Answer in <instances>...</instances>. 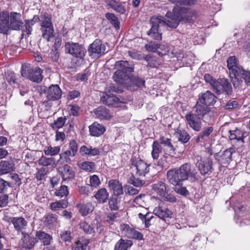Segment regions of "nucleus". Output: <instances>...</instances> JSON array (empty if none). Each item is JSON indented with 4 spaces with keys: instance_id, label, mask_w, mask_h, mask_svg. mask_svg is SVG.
I'll return each instance as SVG.
<instances>
[{
    "instance_id": "f257e3e1",
    "label": "nucleus",
    "mask_w": 250,
    "mask_h": 250,
    "mask_svg": "<svg viewBox=\"0 0 250 250\" xmlns=\"http://www.w3.org/2000/svg\"><path fill=\"white\" fill-rule=\"evenodd\" d=\"M192 174L191 166L190 164L187 163L179 167L168 170L167 172V179L169 183L175 187L174 190L176 193L186 196L189 194V192L185 187L180 186L182 185L183 182L187 180Z\"/></svg>"
},
{
    "instance_id": "f03ea898",
    "label": "nucleus",
    "mask_w": 250,
    "mask_h": 250,
    "mask_svg": "<svg viewBox=\"0 0 250 250\" xmlns=\"http://www.w3.org/2000/svg\"><path fill=\"white\" fill-rule=\"evenodd\" d=\"M187 10L184 7L175 6L173 9V12H168L166 15V19L163 17L164 25L168 27L175 28L178 25L180 21H186L190 22L193 17H196L197 14L196 10H192L187 15Z\"/></svg>"
},
{
    "instance_id": "7ed1b4c3",
    "label": "nucleus",
    "mask_w": 250,
    "mask_h": 250,
    "mask_svg": "<svg viewBox=\"0 0 250 250\" xmlns=\"http://www.w3.org/2000/svg\"><path fill=\"white\" fill-rule=\"evenodd\" d=\"M115 66L117 70L114 73L113 76L114 81L123 84L124 80L128 77L127 73L133 71V67L128 62L124 61L116 62Z\"/></svg>"
},
{
    "instance_id": "20e7f679",
    "label": "nucleus",
    "mask_w": 250,
    "mask_h": 250,
    "mask_svg": "<svg viewBox=\"0 0 250 250\" xmlns=\"http://www.w3.org/2000/svg\"><path fill=\"white\" fill-rule=\"evenodd\" d=\"M51 16L48 14H44L41 17V31L42 37L48 42L54 37V28L51 21Z\"/></svg>"
},
{
    "instance_id": "39448f33",
    "label": "nucleus",
    "mask_w": 250,
    "mask_h": 250,
    "mask_svg": "<svg viewBox=\"0 0 250 250\" xmlns=\"http://www.w3.org/2000/svg\"><path fill=\"white\" fill-rule=\"evenodd\" d=\"M151 28L148 31L147 35L154 40H161L162 39V33L159 30V27L164 25L163 21V17L153 16L150 19Z\"/></svg>"
},
{
    "instance_id": "423d86ee",
    "label": "nucleus",
    "mask_w": 250,
    "mask_h": 250,
    "mask_svg": "<svg viewBox=\"0 0 250 250\" xmlns=\"http://www.w3.org/2000/svg\"><path fill=\"white\" fill-rule=\"evenodd\" d=\"M149 165L140 159H132L131 169L137 176H145L149 171Z\"/></svg>"
},
{
    "instance_id": "0eeeda50",
    "label": "nucleus",
    "mask_w": 250,
    "mask_h": 250,
    "mask_svg": "<svg viewBox=\"0 0 250 250\" xmlns=\"http://www.w3.org/2000/svg\"><path fill=\"white\" fill-rule=\"evenodd\" d=\"M65 51L75 57L82 59L85 55V49L78 43L67 42L65 44Z\"/></svg>"
},
{
    "instance_id": "6e6552de",
    "label": "nucleus",
    "mask_w": 250,
    "mask_h": 250,
    "mask_svg": "<svg viewBox=\"0 0 250 250\" xmlns=\"http://www.w3.org/2000/svg\"><path fill=\"white\" fill-rule=\"evenodd\" d=\"M212 88L218 94L225 92L227 95H231L232 91L231 83L225 78L217 80Z\"/></svg>"
},
{
    "instance_id": "1a4fd4ad",
    "label": "nucleus",
    "mask_w": 250,
    "mask_h": 250,
    "mask_svg": "<svg viewBox=\"0 0 250 250\" xmlns=\"http://www.w3.org/2000/svg\"><path fill=\"white\" fill-rule=\"evenodd\" d=\"M185 119L189 126L194 130L199 131L202 128V120L205 122L209 119H201L193 114V112H189L185 116Z\"/></svg>"
},
{
    "instance_id": "9d476101",
    "label": "nucleus",
    "mask_w": 250,
    "mask_h": 250,
    "mask_svg": "<svg viewBox=\"0 0 250 250\" xmlns=\"http://www.w3.org/2000/svg\"><path fill=\"white\" fill-rule=\"evenodd\" d=\"M105 50V47L100 40H96L89 46L88 52L92 58H97L99 57Z\"/></svg>"
},
{
    "instance_id": "9b49d317",
    "label": "nucleus",
    "mask_w": 250,
    "mask_h": 250,
    "mask_svg": "<svg viewBox=\"0 0 250 250\" xmlns=\"http://www.w3.org/2000/svg\"><path fill=\"white\" fill-rule=\"evenodd\" d=\"M202 104H203L199 101L197 102L191 112H193V114L200 117L201 119L206 115H208L209 116H213V112L212 111L211 108Z\"/></svg>"
},
{
    "instance_id": "f8f14e48",
    "label": "nucleus",
    "mask_w": 250,
    "mask_h": 250,
    "mask_svg": "<svg viewBox=\"0 0 250 250\" xmlns=\"http://www.w3.org/2000/svg\"><path fill=\"white\" fill-rule=\"evenodd\" d=\"M100 98L101 101L104 104L112 107H118L119 106V99L113 94L101 92Z\"/></svg>"
},
{
    "instance_id": "ddd939ff",
    "label": "nucleus",
    "mask_w": 250,
    "mask_h": 250,
    "mask_svg": "<svg viewBox=\"0 0 250 250\" xmlns=\"http://www.w3.org/2000/svg\"><path fill=\"white\" fill-rule=\"evenodd\" d=\"M197 164L198 169L202 175L208 174L211 172L212 162L210 158H201Z\"/></svg>"
},
{
    "instance_id": "4468645a",
    "label": "nucleus",
    "mask_w": 250,
    "mask_h": 250,
    "mask_svg": "<svg viewBox=\"0 0 250 250\" xmlns=\"http://www.w3.org/2000/svg\"><path fill=\"white\" fill-rule=\"evenodd\" d=\"M62 91L58 85H52L46 91L47 98L49 100L55 101L61 98Z\"/></svg>"
},
{
    "instance_id": "2eb2a0df",
    "label": "nucleus",
    "mask_w": 250,
    "mask_h": 250,
    "mask_svg": "<svg viewBox=\"0 0 250 250\" xmlns=\"http://www.w3.org/2000/svg\"><path fill=\"white\" fill-rule=\"evenodd\" d=\"M216 97L209 91H207L199 97V102L207 106L213 105L216 102Z\"/></svg>"
},
{
    "instance_id": "dca6fc26",
    "label": "nucleus",
    "mask_w": 250,
    "mask_h": 250,
    "mask_svg": "<svg viewBox=\"0 0 250 250\" xmlns=\"http://www.w3.org/2000/svg\"><path fill=\"white\" fill-rule=\"evenodd\" d=\"M9 15L8 12H2L0 14V32L6 34L11 28L9 22Z\"/></svg>"
},
{
    "instance_id": "f3484780",
    "label": "nucleus",
    "mask_w": 250,
    "mask_h": 250,
    "mask_svg": "<svg viewBox=\"0 0 250 250\" xmlns=\"http://www.w3.org/2000/svg\"><path fill=\"white\" fill-rule=\"evenodd\" d=\"M57 169L64 181L72 179L75 176V172L72 168L68 165L60 167Z\"/></svg>"
},
{
    "instance_id": "a211bd4d",
    "label": "nucleus",
    "mask_w": 250,
    "mask_h": 250,
    "mask_svg": "<svg viewBox=\"0 0 250 250\" xmlns=\"http://www.w3.org/2000/svg\"><path fill=\"white\" fill-rule=\"evenodd\" d=\"M9 17L11 28L14 30H19L23 23L21 14L16 12H11Z\"/></svg>"
},
{
    "instance_id": "6ab92c4d",
    "label": "nucleus",
    "mask_w": 250,
    "mask_h": 250,
    "mask_svg": "<svg viewBox=\"0 0 250 250\" xmlns=\"http://www.w3.org/2000/svg\"><path fill=\"white\" fill-rule=\"evenodd\" d=\"M15 169V163L13 161L5 160L0 162V176L14 171Z\"/></svg>"
},
{
    "instance_id": "aec40b11",
    "label": "nucleus",
    "mask_w": 250,
    "mask_h": 250,
    "mask_svg": "<svg viewBox=\"0 0 250 250\" xmlns=\"http://www.w3.org/2000/svg\"><path fill=\"white\" fill-rule=\"evenodd\" d=\"M232 152L229 149H227L223 152H220L215 155V158L222 164H226L231 160Z\"/></svg>"
},
{
    "instance_id": "412c9836",
    "label": "nucleus",
    "mask_w": 250,
    "mask_h": 250,
    "mask_svg": "<svg viewBox=\"0 0 250 250\" xmlns=\"http://www.w3.org/2000/svg\"><path fill=\"white\" fill-rule=\"evenodd\" d=\"M34 244L33 239L27 233L22 232V237L19 243L21 247L30 250L32 248Z\"/></svg>"
},
{
    "instance_id": "4be33fe9",
    "label": "nucleus",
    "mask_w": 250,
    "mask_h": 250,
    "mask_svg": "<svg viewBox=\"0 0 250 250\" xmlns=\"http://www.w3.org/2000/svg\"><path fill=\"white\" fill-rule=\"evenodd\" d=\"M80 153L82 156H93L100 154V151L99 149L91 146H82L80 148Z\"/></svg>"
},
{
    "instance_id": "5701e85b",
    "label": "nucleus",
    "mask_w": 250,
    "mask_h": 250,
    "mask_svg": "<svg viewBox=\"0 0 250 250\" xmlns=\"http://www.w3.org/2000/svg\"><path fill=\"white\" fill-rule=\"evenodd\" d=\"M108 185L115 195L118 196L123 193V186L118 180H110L108 183Z\"/></svg>"
},
{
    "instance_id": "b1692460",
    "label": "nucleus",
    "mask_w": 250,
    "mask_h": 250,
    "mask_svg": "<svg viewBox=\"0 0 250 250\" xmlns=\"http://www.w3.org/2000/svg\"><path fill=\"white\" fill-rule=\"evenodd\" d=\"M89 128L90 135L96 137L102 135L105 131V128L103 125L96 122L90 125Z\"/></svg>"
},
{
    "instance_id": "393cba45",
    "label": "nucleus",
    "mask_w": 250,
    "mask_h": 250,
    "mask_svg": "<svg viewBox=\"0 0 250 250\" xmlns=\"http://www.w3.org/2000/svg\"><path fill=\"white\" fill-rule=\"evenodd\" d=\"M94 112L97 118L101 120H109L111 115L109 110L104 106H100L96 108Z\"/></svg>"
},
{
    "instance_id": "a878e982",
    "label": "nucleus",
    "mask_w": 250,
    "mask_h": 250,
    "mask_svg": "<svg viewBox=\"0 0 250 250\" xmlns=\"http://www.w3.org/2000/svg\"><path fill=\"white\" fill-rule=\"evenodd\" d=\"M154 214L161 219L171 217L172 213L170 210L166 208L163 207L159 204V207H156L153 210Z\"/></svg>"
},
{
    "instance_id": "bb28decb",
    "label": "nucleus",
    "mask_w": 250,
    "mask_h": 250,
    "mask_svg": "<svg viewBox=\"0 0 250 250\" xmlns=\"http://www.w3.org/2000/svg\"><path fill=\"white\" fill-rule=\"evenodd\" d=\"M153 190L159 196H165L167 193V185L163 181H159L152 186Z\"/></svg>"
},
{
    "instance_id": "cd10ccee",
    "label": "nucleus",
    "mask_w": 250,
    "mask_h": 250,
    "mask_svg": "<svg viewBox=\"0 0 250 250\" xmlns=\"http://www.w3.org/2000/svg\"><path fill=\"white\" fill-rule=\"evenodd\" d=\"M11 221L14 225V228L17 231H21L25 229L27 225V221L21 217H14L11 219Z\"/></svg>"
},
{
    "instance_id": "c85d7f7f",
    "label": "nucleus",
    "mask_w": 250,
    "mask_h": 250,
    "mask_svg": "<svg viewBox=\"0 0 250 250\" xmlns=\"http://www.w3.org/2000/svg\"><path fill=\"white\" fill-rule=\"evenodd\" d=\"M213 128L211 126H209L199 133L195 141L196 143L203 142L205 143L208 141L209 138V135L212 132Z\"/></svg>"
},
{
    "instance_id": "c756f323",
    "label": "nucleus",
    "mask_w": 250,
    "mask_h": 250,
    "mask_svg": "<svg viewBox=\"0 0 250 250\" xmlns=\"http://www.w3.org/2000/svg\"><path fill=\"white\" fill-rule=\"evenodd\" d=\"M38 163L39 165L43 167L50 166L54 168L57 167L58 162H56L55 159L53 157H46L42 156L38 160Z\"/></svg>"
},
{
    "instance_id": "7c9ffc66",
    "label": "nucleus",
    "mask_w": 250,
    "mask_h": 250,
    "mask_svg": "<svg viewBox=\"0 0 250 250\" xmlns=\"http://www.w3.org/2000/svg\"><path fill=\"white\" fill-rule=\"evenodd\" d=\"M124 230L126 232L125 235L128 238L135 239L139 240H141L143 239V235L133 228H130L129 227H125Z\"/></svg>"
},
{
    "instance_id": "2f4dec72",
    "label": "nucleus",
    "mask_w": 250,
    "mask_h": 250,
    "mask_svg": "<svg viewBox=\"0 0 250 250\" xmlns=\"http://www.w3.org/2000/svg\"><path fill=\"white\" fill-rule=\"evenodd\" d=\"M174 135L178 139V141L183 144L187 143L190 138L188 133L183 129L178 128L174 133Z\"/></svg>"
},
{
    "instance_id": "473e14b6",
    "label": "nucleus",
    "mask_w": 250,
    "mask_h": 250,
    "mask_svg": "<svg viewBox=\"0 0 250 250\" xmlns=\"http://www.w3.org/2000/svg\"><path fill=\"white\" fill-rule=\"evenodd\" d=\"M94 197L99 203H104L108 199V193L105 188H101L95 194Z\"/></svg>"
},
{
    "instance_id": "72a5a7b5",
    "label": "nucleus",
    "mask_w": 250,
    "mask_h": 250,
    "mask_svg": "<svg viewBox=\"0 0 250 250\" xmlns=\"http://www.w3.org/2000/svg\"><path fill=\"white\" fill-rule=\"evenodd\" d=\"M36 236L44 245H48L50 244L52 239V237L51 235L42 231H37Z\"/></svg>"
},
{
    "instance_id": "f704fd0d",
    "label": "nucleus",
    "mask_w": 250,
    "mask_h": 250,
    "mask_svg": "<svg viewBox=\"0 0 250 250\" xmlns=\"http://www.w3.org/2000/svg\"><path fill=\"white\" fill-rule=\"evenodd\" d=\"M159 144L163 146V150L167 151H175L176 148H174L171 144V140L169 138L162 137L159 140Z\"/></svg>"
},
{
    "instance_id": "c9c22d12",
    "label": "nucleus",
    "mask_w": 250,
    "mask_h": 250,
    "mask_svg": "<svg viewBox=\"0 0 250 250\" xmlns=\"http://www.w3.org/2000/svg\"><path fill=\"white\" fill-rule=\"evenodd\" d=\"M163 148L157 141H154L152 145L151 156L154 160H157Z\"/></svg>"
},
{
    "instance_id": "e433bc0d",
    "label": "nucleus",
    "mask_w": 250,
    "mask_h": 250,
    "mask_svg": "<svg viewBox=\"0 0 250 250\" xmlns=\"http://www.w3.org/2000/svg\"><path fill=\"white\" fill-rule=\"evenodd\" d=\"M132 245V243L131 241L121 239L115 244L114 250H127Z\"/></svg>"
},
{
    "instance_id": "4c0bfd02",
    "label": "nucleus",
    "mask_w": 250,
    "mask_h": 250,
    "mask_svg": "<svg viewBox=\"0 0 250 250\" xmlns=\"http://www.w3.org/2000/svg\"><path fill=\"white\" fill-rule=\"evenodd\" d=\"M107 3L111 8L121 14H124L126 11L124 6L115 0H108Z\"/></svg>"
},
{
    "instance_id": "58836bf2",
    "label": "nucleus",
    "mask_w": 250,
    "mask_h": 250,
    "mask_svg": "<svg viewBox=\"0 0 250 250\" xmlns=\"http://www.w3.org/2000/svg\"><path fill=\"white\" fill-rule=\"evenodd\" d=\"M246 133H242L239 130H235L230 131V134L229 138L230 140H236L237 141H241L243 143L244 142V139L246 137Z\"/></svg>"
},
{
    "instance_id": "ea45409f",
    "label": "nucleus",
    "mask_w": 250,
    "mask_h": 250,
    "mask_svg": "<svg viewBox=\"0 0 250 250\" xmlns=\"http://www.w3.org/2000/svg\"><path fill=\"white\" fill-rule=\"evenodd\" d=\"M89 240L87 239L79 240L75 243L72 247V250H86Z\"/></svg>"
},
{
    "instance_id": "a19ab883",
    "label": "nucleus",
    "mask_w": 250,
    "mask_h": 250,
    "mask_svg": "<svg viewBox=\"0 0 250 250\" xmlns=\"http://www.w3.org/2000/svg\"><path fill=\"white\" fill-rule=\"evenodd\" d=\"M42 70L39 67L32 68V72L30 77V80L33 82H40L42 79Z\"/></svg>"
},
{
    "instance_id": "79ce46f5",
    "label": "nucleus",
    "mask_w": 250,
    "mask_h": 250,
    "mask_svg": "<svg viewBox=\"0 0 250 250\" xmlns=\"http://www.w3.org/2000/svg\"><path fill=\"white\" fill-rule=\"evenodd\" d=\"M139 217L145 223L146 227L148 228L151 225L150 221L154 217L153 215L149 212L144 214L142 213L138 214Z\"/></svg>"
},
{
    "instance_id": "37998d69",
    "label": "nucleus",
    "mask_w": 250,
    "mask_h": 250,
    "mask_svg": "<svg viewBox=\"0 0 250 250\" xmlns=\"http://www.w3.org/2000/svg\"><path fill=\"white\" fill-rule=\"evenodd\" d=\"M230 76L232 77L241 78L244 70L239 64L229 70Z\"/></svg>"
},
{
    "instance_id": "c03bdc74",
    "label": "nucleus",
    "mask_w": 250,
    "mask_h": 250,
    "mask_svg": "<svg viewBox=\"0 0 250 250\" xmlns=\"http://www.w3.org/2000/svg\"><path fill=\"white\" fill-rule=\"evenodd\" d=\"M230 76L232 77L241 78L244 70L239 64L229 70Z\"/></svg>"
},
{
    "instance_id": "a18cd8bd",
    "label": "nucleus",
    "mask_w": 250,
    "mask_h": 250,
    "mask_svg": "<svg viewBox=\"0 0 250 250\" xmlns=\"http://www.w3.org/2000/svg\"><path fill=\"white\" fill-rule=\"evenodd\" d=\"M94 209V206L91 203H87L81 206L80 211L83 216H85L91 212Z\"/></svg>"
},
{
    "instance_id": "49530a36",
    "label": "nucleus",
    "mask_w": 250,
    "mask_h": 250,
    "mask_svg": "<svg viewBox=\"0 0 250 250\" xmlns=\"http://www.w3.org/2000/svg\"><path fill=\"white\" fill-rule=\"evenodd\" d=\"M61 147L59 146H49L44 150V154L48 156H54L58 154L60 151Z\"/></svg>"
},
{
    "instance_id": "de8ad7c7",
    "label": "nucleus",
    "mask_w": 250,
    "mask_h": 250,
    "mask_svg": "<svg viewBox=\"0 0 250 250\" xmlns=\"http://www.w3.org/2000/svg\"><path fill=\"white\" fill-rule=\"evenodd\" d=\"M79 166L81 169L87 171H91L95 168V163L89 161L82 162L79 164Z\"/></svg>"
},
{
    "instance_id": "09e8293b",
    "label": "nucleus",
    "mask_w": 250,
    "mask_h": 250,
    "mask_svg": "<svg viewBox=\"0 0 250 250\" xmlns=\"http://www.w3.org/2000/svg\"><path fill=\"white\" fill-rule=\"evenodd\" d=\"M68 204L66 200L59 201L51 203L50 207L52 210H55L58 208H66L68 206Z\"/></svg>"
},
{
    "instance_id": "8fccbe9b",
    "label": "nucleus",
    "mask_w": 250,
    "mask_h": 250,
    "mask_svg": "<svg viewBox=\"0 0 250 250\" xmlns=\"http://www.w3.org/2000/svg\"><path fill=\"white\" fill-rule=\"evenodd\" d=\"M44 221L50 226L56 225L57 223V216L53 214H47Z\"/></svg>"
},
{
    "instance_id": "3c124183",
    "label": "nucleus",
    "mask_w": 250,
    "mask_h": 250,
    "mask_svg": "<svg viewBox=\"0 0 250 250\" xmlns=\"http://www.w3.org/2000/svg\"><path fill=\"white\" fill-rule=\"evenodd\" d=\"M65 120V118L59 117L54 123L50 124V126L53 129L61 128L64 125Z\"/></svg>"
},
{
    "instance_id": "603ef678",
    "label": "nucleus",
    "mask_w": 250,
    "mask_h": 250,
    "mask_svg": "<svg viewBox=\"0 0 250 250\" xmlns=\"http://www.w3.org/2000/svg\"><path fill=\"white\" fill-rule=\"evenodd\" d=\"M105 17L109 20L111 23L116 28H119V23L118 18L113 13H107L105 14Z\"/></svg>"
},
{
    "instance_id": "864d4df0",
    "label": "nucleus",
    "mask_w": 250,
    "mask_h": 250,
    "mask_svg": "<svg viewBox=\"0 0 250 250\" xmlns=\"http://www.w3.org/2000/svg\"><path fill=\"white\" fill-rule=\"evenodd\" d=\"M68 193V187L66 186H62L59 189L55 191V195L56 196L62 198L64 196H66Z\"/></svg>"
},
{
    "instance_id": "5fc2aeb1",
    "label": "nucleus",
    "mask_w": 250,
    "mask_h": 250,
    "mask_svg": "<svg viewBox=\"0 0 250 250\" xmlns=\"http://www.w3.org/2000/svg\"><path fill=\"white\" fill-rule=\"evenodd\" d=\"M80 227L87 233L92 234L94 233V228L90 224L85 222H81L80 224Z\"/></svg>"
},
{
    "instance_id": "6e6d98bb",
    "label": "nucleus",
    "mask_w": 250,
    "mask_h": 250,
    "mask_svg": "<svg viewBox=\"0 0 250 250\" xmlns=\"http://www.w3.org/2000/svg\"><path fill=\"white\" fill-rule=\"evenodd\" d=\"M159 44L153 42H150L145 45V48L148 52H156L158 51Z\"/></svg>"
},
{
    "instance_id": "4d7b16f0",
    "label": "nucleus",
    "mask_w": 250,
    "mask_h": 250,
    "mask_svg": "<svg viewBox=\"0 0 250 250\" xmlns=\"http://www.w3.org/2000/svg\"><path fill=\"white\" fill-rule=\"evenodd\" d=\"M32 72V68L30 66H22L21 69V74L22 77L30 79Z\"/></svg>"
},
{
    "instance_id": "13d9d810",
    "label": "nucleus",
    "mask_w": 250,
    "mask_h": 250,
    "mask_svg": "<svg viewBox=\"0 0 250 250\" xmlns=\"http://www.w3.org/2000/svg\"><path fill=\"white\" fill-rule=\"evenodd\" d=\"M90 185L92 187L97 188L101 184L99 177L96 175L90 176L89 177Z\"/></svg>"
},
{
    "instance_id": "bf43d9fd",
    "label": "nucleus",
    "mask_w": 250,
    "mask_h": 250,
    "mask_svg": "<svg viewBox=\"0 0 250 250\" xmlns=\"http://www.w3.org/2000/svg\"><path fill=\"white\" fill-rule=\"evenodd\" d=\"M48 171L45 167H42L38 170L36 174V178L38 180H42L45 175L48 173Z\"/></svg>"
},
{
    "instance_id": "052dcab7",
    "label": "nucleus",
    "mask_w": 250,
    "mask_h": 250,
    "mask_svg": "<svg viewBox=\"0 0 250 250\" xmlns=\"http://www.w3.org/2000/svg\"><path fill=\"white\" fill-rule=\"evenodd\" d=\"M11 187L10 184L3 180L0 179V192L3 193L7 191V189Z\"/></svg>"
},
{
    "instance_id": "680f3d73",
    "label": "nucleus",
    "mask_w": 250,
    "mask_h": 250,
    "mask_svg": "<svg viewBox=\"0 0 250 250\" xmlns=\"http://www.w3.org/2000/svg\"><path fill=\"white\" fill-rule=\"evenodd\" d=\"M238 65V64L235 56H231L228 58L227 60V67L229 70Z\"/></svg>"
},
{
    "instance_id": "e2e57ef3",
    "label": "nucleus",
    "mask_w": 250,
    "mask_h": 250,
    "mask_svg": "<svg viewBox=\"0 0 250 250\" xmlns=\"http://www.w3.org/2000/svg\"><path fill=\"white\" fill-rule=\"evenodd\" d=\"M69 110L70 115L76 116L79 114L80 107L77 105H70L69 106Z\"/></svg>"
},
{
    "instance_id": "0e129e2a",
    "label": "nucleus",
    "mask_w": 250,
    "mask_h": 250,
    "mask_svg": "<svg viewBox=\"0 0 250 250\" xmlns=\"http://www.w3.org/2000/svg\"><path fill=\"white\" fill-rule=\"evenodd\" d=\"M78 144L75 140L71 141L69 143V150L72 152L73 154H76L78 151Z\"/></svg>"
},
{
    "instance_id": "69168bd1",
    "label": "nucleus",
    "mask_w": 250,
    "mask_h": 250,
    "mask_svg": "<svg viewBox=\"0 0 250 250\" xmlns=\"http://www.w3.org/2000/svg\"><path fill=\"white\" fill-rule=\"evenodd\" d=\"M132 83L137 87H142L144 86L145 82L138 77H134L131 79Z\"/></svg>"
},
{
    "instance_id": "338daca9",
    "label": "nucleus",
    "mask_w": 250,
    "mask_h": 250,
    "mask_svg": "<svg viewBox=\"0 0 250 250\" xmlns=\"http://www.w3.org/2000/svg\"><path fill=\"white\" fill-rule=\"evenodd\" d=\"M109 208L112 210H117L118 209V202L116 198H112L109 201Z\"/></svg>"
},
{
    "instance_id": "774afa93",
    "label": "nucleus",
    "mask_w": 250,
    "mask_h": 250,
    "mask_svg": "<svg viewBox=\"0 0 250 250\" xmlns=\"http://www.w3.org/2000/svg\"><path fill=\"white\" fill-rule=\"evenodd\" d=\"M130 182L134 186L137 187H141L145 184L144 181L135 177H133L130 179Z\"/></svg>"
}]
</instances>
